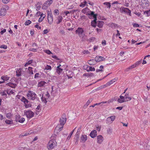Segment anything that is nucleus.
<instances>
[{
  "label": "nucleus",
  "instance_id": "f257e3e1",
  "mask_svg": "<svg viewBox=\"0 0 150 150\" xmlns=\"http://www.w3.org/2000/svg\"><path fill=\"white\" fill-rule=\"evenodd\" d=\"M127 88L124 91L120 96V98H118L117 102L119 103H122L125 102H128L132 100H134L133 98L130 97L129 93H125Z\"/></svg>",
  "mask_w": 150,
  "mask_h": 150
},
{
  "label": "nucleus",
  "instance_id": "f03ea898",
  "mask_svg": "<svg viewBox=\"0 0 150 150\" xmlns=\"http://www.w3.org/2000/svg\"><path fill=\"white\" fill-rule=\"evenodd\" d=\"M56 142L54 139L50 140L47 145V147L48 149H52L56 146Z\"/></svg>",
  "mask_w": 150,
  "mask_h": 150
},
{
  "label": "nucleus",
  "instance_id": "7ed1b4c3",
  "mask_svg": "<svg viewBox=\"0 0 150 150\" xmlns=\"http://www.w3.org/2000/svg\"><path fill=\"white\" fill-rule=\"evenodd\" d=\"M27 96L29 99L33 100L36 98V95L33 91H29L27 94Z\"/></svg>",
  "mask_w": 150,
  "mask_h": 150
},
{
  "label": "nucleus",
  "instance_id": "20e7f679",
  "mask_svg": "<svg viewBox=\"0 0 150 150\" xmlns=\"http://www.w3.org/2000/svg\"><path fill=\"white\" fill-rule=\"evenodd\" d=\"M139 4L144 8H146L149 5V1L147 0H141L139 2Z\"/></svg>",
  "mask_w": 150,
  "mask_h": 150
},
{
  "label": "nucleus",
  "instance_id": "39448f33",
  "mask_svg": "<svg viewBox=\"0 0 150 150\" xmlns=\"http://www.w3.org/2000/svg\"><path fill=\"white\" fill-rule=\"evenodd\" d=\"M24 112L27 118L28 119L32 118L34 116V113L31 110L26 111Z\"/></svg>",
  "mask_w": 150,
  "mask_h": 150
},
{
  "label": "nucleus",
  "instance_id": "423d86ee",
  "mask_svg": "<svg viewBox=\"0 0 150 150\" xmlns=\"http://www.w3.org/2000/svg\"><path fill=\"white\" fill-rule=\"evenodd\" d=\"M75 32L76 33L78 34L79 36L80 37L83 35L84 30L81 28L79 27L76 30Z\"/></svg>",
  "mask_w": 150,
  "mask_h": 150
},
{
  "label": "nucleus",
  "instance_id": "0eeeda50",
  "mask_svg": "<svg viewBox=\"0 0 150 150\" xmlns=\"http://www.w3.org/2000/svg\"><path fill=\"white\" fill-rule=\"evenodd\" d=\"M48 17L47 19L49 23L51 24L53 22V17L52 13H51L50 11H48Z\"/></svg>",
  "mask_w": 150,
  "mask_h": 150
},
{
  "label": "nucleus",
  "instance_id": "6e6552de",
  "mask_svg": "<svg viewBox=\"0 0 150 150\" xmlns=\"http://www.w3.org/2000/svg\"><path fill=\"white\" fill-rule=\"evenodd\" d=\"M67 120V118L65 117V115H63L60 120V125L63 126Z\"/></svg>",
  "mask_w": 150,
  "mask_h": 150
},
{
  "label": "nucleus",
  "instance_id": "1a4fd4ad",
  "mask_svg": "<svg viewBox=\"0 0 150 150\" xmlns=\"http://www.w3.org/2000/svg\"><path fill=\"white\" fill-rule=\"evenodd\" d=\"M115 118V116H112L108 117L106 120V123H112L114 120Z\"/></svg>",
  "mask_w": 150,
  "mask_h": 150
},
{
  "label": "nucleus",
  "instance_id": "9d476101",
  "mask_svg": "<svg viewBox=\"0 0 150 150\" xmlns=\"http://www.w3.org/2000/svg\"><path fill=\"white\" fill-rule=\"evenodd\" d=\"M120 10L121 13L124 12L128 13H131V11L127 8L122 7L120 8Z\"/></svg>",
  "mask_w": 150,
  "mask_h": 150
},
{
  "label": "nucleus",
  "instance_id": "9b49d317",
  "mask_svg": "<svg viewBox=\"0 0 150 150\" xmlns=\"http://www.w3.org/2000/svg\"><path fill=\"white\" fill-rule=\"evenodd\" d=\"M105 58L103 57L98 56L95 58V60L96 61L98 62L100 61H103L105 60Z\"/></svg>",
  "mask_w": 150,
  "mask_h": 150
},
{
  "label": "nucleus",
  "instance_id": "f8f14e48",
  "mask_svg": "<svg viewBox=\"0 0 150 150\" xmlns=\"http://www.w3.org/2000/svg\"><path fill=\"white\" fill-rule=\"evenodd\" d=\"M6 13V8H2L0 10V15L1 16H5Z\"/></svg>",
  "mask_w": 150,
  "mask_h": 150
},
{
  "label": "nucleus",
  "instance_id": "ddd939ff",
  "mask_svg": "<svg viewBox=\"0 0 150 150\" xmlns=\"http://www.w3.org/2000/svg\"><path fill=\"white\" fill-rule=\"evenodd\" d=\"M86 15L93 16L94 19L97 18V15L95 14L93 11H89L88 12Z\"/></svg>",
  "mask_w": 150,
  "mask_h": 150
},
{
  "label": "nucleus",
  "instance_id": "4468645a",
  "mask_svg": "<svg viewBox=\"0 0 150 150\" xmlns=\"http://www.w3.org/2000/svg\"><path fill=\"white\" fill-rule=\"evenodd\" d=\"M103 140V138L101 135H99L97 137V142L100 144L102 143Z\"/></svg>",
  "mask_w": 150,
  "mask_h": 150
},
{
  "label": "nucleus",
  "instance_id": "2eb2a0df",
  "mask_svg": "<svg viewBox=\"0 0 150 150\" xmlns=\"http://www.w3.org/2000/svg\"><path fill=\"white\" fill-rule=\"evenodd\" d=\"M87 137L85 135H82L81 137V141L82 142H85L87 140Z\"/></svg>",
  "mask_w": 150,
  "mask_h": 150
},
{
  "label": "nucleus",
  "instance_id": "dca6fc26",
  "mask_svg": "<svg viewBox=\"0 0 150 150\" xmlns=\"http://www.w3.org/2000/svg\"><path fill=\"white\" fill-rule=\"evenodd\" d=\"M9 77L7 76H2L1 77V79L3 80V81H0V84L4 82V81H7L9 80Z\"/></svg>",
  "mask_w": 150,
  "mask_h": 150
},
{
  "label": "nucleus",
  "instance_id": "f3484780",
  "mask_svg": "<svg viewBox=\"0 0 150 150\" xmlns=\"http://www.w3.org/2000/svg\"><path fill=\"white\" fill-rule=\"evenodd\" d=\"M97 134V131L95 130L92 131L90 134V136L92 138H93L96 137Z\"/></svg>",
  "mask_w": 150,
  "mask_h": 150
},
{
  "label": "nucleus",
  "instance_id": "a211bd4d",
  "mask_svg": "<svg viewBox=\"0 0 150 150\" xmlns=\"http://www.w3.org/2000/svg\"><path fill=\"white\" fill-rule=\"evenodd\" d=\"M41 108L40 105H39L37 106V107L36 109V114L37 115H38L39 112H41Z\"/></svg>",
  "mask_w": 150,
  "mask_h": 150
},
{
  "label": "nucleus",
  "instance_id": "6ab92c4d",
  "mask_svg": "<svg viewBox=\"0 0 150 150\" xmlns=\"http://www.w3.org/2000/svg\"><path fill=\"white\" fill-rule=\"evenodd\" d=\"M104 23V22L102 21H98L97 23V26L100 28H101L102 27L103 24Z\"/></svg>",
  "mask_w": 150,
  "mask_h": 150
},
{
  "label": "nucleus",
  "instance_id": "aec40b11",
  "mask_svg": "<svg viewBox=\"0 0 150 150\" xmlns=\"http://www.w3.org/2000/svg\"><path fill=\"white\" fill-rule=\"evenodd\" d=\"M95 69L94 67H92L91 66H87V67L86 68L87 71L88 72L89 71H95Z\"/></svg>",
  "mask_w": 150,
  "mask_h": 150
},
{
  "label": "nucleus",
  "instance_id": "412c9836",
  "mask_svg": "<svg viewBox=\"0 0 150 150\" xmlns=\"http://www.w3.org/2000/svg\"><path fill=\"white\" fill-rule=\"evenodd\" d=\"M22 74V69H19L16 71V75L18 76H19L21 75Z\"/></svg>",
  "mask_w": 150,
  "mask_h": 150
},
{
  "label": "nucleus",
  "instance_id": "4be33fe9",
  "mask_svg": "<svg viewBox=\"0 0 150 150\" xmlns=\"http://www.w3.org/2000/svg\"><path fill=\"white\" fill-rule=\"evenodd\" d=\"M47 83L44 81H41L38 83V87L45 86V84Z\"/></svg>",
  "mask_w": 150,
  "mask_h": 150
},
{
  "label": "nucleus",
  "instance_id": "5701e85b",
  "mask_svg": "<svg viewBox=\"0 0 150 150\" xmlns=\"http://www.w3.org/2000/svg\"><path fill=\"white\" fill-rule=\"evenodd\" d=\"M6 85L9 86L11 88H14L16 86V84L15 83H13L10 82H9L6 84Z\"/></svg>",
  "mask_w": 150,
  "mask_h": 150
},
{
  "label": "nucleus",
  "instance_id": "b1692460",
  "mask_svg": "<svg viewBox=\"0 0 150 150\" xmlns=\"http://www.w3.org/2000/svg\"><path fill=\"white\" fill-rule=\"evenodd\" d=\"M63 71V69L57 67L56 69V72L59 74L60 75Z\"/></svg>",
  "mask_w": 150,
  "mask_h": 150
},
{
  "label": "nucleus",
  "instance_id": "393cba45",
  "mask_svg": "<svg viewBox=\"0 0 150 150\" xmlns=\"http://www.w3.org/2000/svg\"><path fill=\"white\" fill-rule=\"evenodd\" d=\"M109 26L111 28H118V27L117 24L113 23H110Z\"/></svg>",
  "mask_w": 150,
  "mask_h": 150
},
{
  "label": "nucleus",
  "instance_id": "a878e982",
  "mask_svg": "<svg viewBox=\"0 0 150 150\" xmlns=\"http://www.w3.org/2000/svg\"><path fill=\"white\" fill-rule=\"evenodd\" d=\"M97 20V18L94 19L91 22V25L94 27H96V24H97L96 22V20Z\"/></svg>",
  "mask_w": 150,
  "mask_h": 150
},
{
  "label": "nucleus",
  "instance_id": "bb28decb",
  "mask_svg": "<svg viewBox=\"0 0 150 150\" xmlns=\"http://www.w3.org/2000/svg\"><path fill=\"white\" fill-rule=\"evenodd\" d=\"M63 19V18L62 16H58L57 18L58 22H57V24H59L62 21Z\"/></svg>",
  "mask_w": 150,
  "mask_h": 150
},
{
  "label": "nucleus",
  "instance_id": "cd10ccee",
  "mask_svg": "<svg viewBox=\"0 0 150 150\" xmlns=\"http://www.w3.org/2000/svg\"><path fill=\"white\" fill-rule=\"evenodd\" d=\"M117 79V78H115L112 80H111L110 81L108 82V85H110L112 84L113 83L115 82Z\"/></svg>",
  "mask_w": 150,
  "mask_h": 150
},
{
  "label": "nucleus",
  "instance_id": "c85d7f7f",
  "mask_svg": "<svg viewBox=\"0 0 150 150\" xmlns=\"http://www.w3.org/2000/svg\"><path fill=\"white\" fill-rule=\"evenodd\" d=\"M89 9L87 7H86L84 8H83L82 10V12L84 13V14H85L87 13L88 12Z\"/></svg>",
  "mask_w": 150,
  "mask_h": 150
},
{
  "label": "nucleus",
  "instance_id": "c756f323",
  "mask_svg": "<svg viewBox=\"0 0 150 150\" xmlns=\"http://www.w3.org/2000/svg\"><path fill=\"white\" fill-rule=\"evenodd\" d=\"M21 100L22 102L24 103H27L28 102V100L24 97L21 96Z\"/></svg>",
  "mask_w": 150,
  "mask_h": 150
},
{
  "label": "nucleus",
  "instance_id": "7c9ffc66",
  "mask_svg": "<svg viewBox=\"0 0 150 150\" xmlns=\"http://www.w3.org/2000/svg\"><path fill=\"white\" fill-rule=\"evenodd\" d=\"M48 6H49L48 5L47 2L46 1L43 4L42 8L43 9H46Z\"/></svg>",
  "mask_w": 150,
  "mask_h": 150
},
{
  "label": "nucleus",
  "instance_id": "2f4dec72",
  "mask_svg": "<svg viewBox=\"0 0 150 150\" xmlns=\"http://www.w3.org/2000/svg\"><path fill=\"white\" fill-rule=\"evenodd\" d=\"M30 132H26L25 133H22L20 135V137H21L27 136L28 134H31V133H30Z\"/></svg>",
  "mask_w": 150,
  "mask_h": 150
},
{
  "label": "nucleus",
  "instance_id": "473e14b6",
  "mask_svg": "<svg viewBox=\"0 0 150 150\" xmlns=\"http://www.w3.org/2000/svg\"><path fill=\"white\" fill-rule=\"evenodd\" d=\"M95 61V59H92L88 61V63L90 65H94L93 62Z\"/></svg>",
  "mask_w": 150,
  "mask_h": 150
},
{
  "label": "nucleus",
  "instance_id": "72a5a7b5",
  "mask_svg": "<svg viewBox=\"0 0 150 150\" xmlns=\"http://www.w3.org/2000/svg\"><path fill=\"white\" fill-rule=\"evenodd\" d=\"M87 4V2L86 1H84L83 3H81L80 5H79L80 6L83 8Z\"/></svg>",
  "mask_w": 150,
  "mask_h": 150
},
{
  "label": "nucleus",
  "instance_id": "f704fd0d",
  "mask_svg": "<svg viewBox=\"0 0 150 150\" xmlns=\"http://www.w3.org/2000/svg\"><path fill=\"white\" fill-rule=\"evenodd\" d=\"M144 14L146 16H148L150 15V10L144 11Z\"/></svg>",
  "mask_w": 150,
  "mask_h": 150
},
{
  "label": "nucleus",
  "instance_id": "c9c22d12",
  "mask_svg": "<svg viewBox=\"0 0 150 150\" xmlns=\"http://www.w3.org/2000/svg\"><path fill=\"white\" fill-rule=\"evenodd\" d=\"M93 74L92 73L89 72L88 73H85L83 74V76H92Z\"/></svg>",
  "mask_w": 150,
  "mask_h": 150
},
{
  "label": "nucleus",
  "instance_id": "e433bc0d",
  "mask_svg": "<svg viewBox=\"0 0 150 150\" xmlns=\"http://www.w3.org/2000/svg\"><path fill=\"white\" fill-rule=\"evenodd\" d=\"M32 68L31 67H29L28 68V71H29V73L31 74H33V70H32Z\"/></svg>",
  "mask_w": 150,
  "mask_h": 150
},
{
  "label": "nucleus",
  "instance_id": "4c0bfd02",
  "mask_svg": "<svg viewBox=\"0 0 150 150\" xmlns=\"http://www.w3.org/2000/svg\"><path fill=\"white\" fill-rule=\"evenodd\" d=\"M5 122L6 124H11L13 123V121L12 120H6L5 121Z\"/></svg>",
  "mask_w": 150,
  "mask_h": 150
},
{
  "label": "nucleus",
  "instance_id": "58836bf2",
  "mask_svg": "<svg viewBox=\"0 0 150 150\" xmlns=\"http://www.w3.org/2000/svg\"><path fill=\"white\" fill-rule=\"evenodd\" d=\"M59 10L57 9H55L54 11V13L55 15L57 16L59 14Z\"/></svg>",
  "mask_w": 150,
  "mask_h": 150
},
{
  "label": "nucleus",
  "instance_id": "ea45409f",
  "mask_svg": "<svg viewBox=\"0 0 150 150\" xmlns=\"http://www.w3.org/2000/svg\"><path fill=\"white\" fill-rule=\"evenodd\" d=\"M12 115L10 112L6 113V117L8 118H10L12 116Z\"/></svg>",
  "mask_w": 150,
  "mask_h": 150
},
{
  "label": "nucleus",
  "instance_id": "a19ab883",
  "mask_svg": "<svg viewBox=\"0 0 150 150\" xmlns=\"http://www.w3.org/2000/svg\"><path fill=\"white\" fill-rule=\"evenodd\" d=\"M24 106L25 107V108H27L31 107V105L30 104H24Z\"/></svg>",
  "mask_w": 150,
  "mask_h": 150
},
{
  "label": "nucleus",
  "instance_id": "79ce46f5",
  "mask_svg": "<svg viewBox=\"0 0 150 150\" xmlns=\"http://www.w3.org/2000/svg\"><path fill=\"white\" fill-rule=\"evenodd\" d=\"M7 93L9 95H10L13 93V92L12 90H8L6 91Z\"/></svg>",
  "mask_w": 150,
  "mask_h": 150
},
{
  "label": "nucleus",
  "instance_id": "37998d69",
  "mask_svg": "<svg viewBox=\"0 0 150 150\" xmlns=\"http://www.w3.org/2000/svg\"><path fill=\"white\" fill-rule=\"evenodd\" d=\"M47 2L48 5L50 6L53 2L52 0H48L46 1Z\"/></svg>",
  "mask_w": 150,
  "mask_h": 150
},
{
  "label": "nucleus",
  "instance_id": "c03bdc74",
  "mask_svg": "<svg viewBox=\"0 0 150 150\" xmlns=\"http://www.w3.org/2000/svg\"><path fill=\"white\" fill-rule=\"evenodd\" d=\"M45 69L47 70H50L51 69V67L50 66L47 65L45 67Z\"/></svg>",
  "mask_w": 150,
  "mask_h": 150
},
{
  "label": "nucleus",
  "instance_id": "a18cd8bd",
  "mask_svg": "<svg viewBox=\"0 0 150 150\" xmlns=\"http://www.w3.org/2000/svg\"><path fill=\"white\" fill-rule=\"evenodd\" d=\"M44 52L47 54H52V52L49 50H44Z\"/></svg>",
  "mask_w": 150,
  "mask_h": 150
},
{
  "label": "nucleus",
  "instance_id": "49530a36",
  "mask_svg": "<svg viewBox=\"0 0 150 150\" xmlns=\"http://www.w3.org/2000/svg\"><path fill=\"white\" fill-rule=\"evenodd\" d=\"M25 119L24 118H21L18 121V122L20 123H23L25 121Z\"/></svg>",
  "mask_w": 150,
  "mask_h": 150
},
{
  "label": "nucleus",
  "instance_id": "de8ad7c7",
  "mask_svg": "<svg viewBox=\"0 0 150 150\" xmlns=\"http://www.w3.org/2000/svg\"><path fill=\"white\" fill-rule=\"evenodd\" d=\"M41 99L42 101L45 103H46L47 102V101L45 97H43V96H42V97H41Z\"/></svg>",
  "mask_w": 150,
  "mask_h": 150
},
{
  "label": "nucleus",
  "instance_id": "09e8293b",
  "mask_svg": "<svg viewBox=\"0 0 150 150\" xmlns=\"http://www.w3.org/2000/svg\"><path fill=\"white\" fill-rule=\"evenodd\" d=\"M31 22L29 20H28L25 23V25H28L30 24Z\"/></svg>",
  "mask_w": 150,
  "mask_h": 150
},
{
  "label": "nucleus",
  "instance_id": "8fccbe9b",
  "mask_svg": "<svg viewBox=\"0 0 150 150\" xmlns=\"http://www.w3.org/2000/svg\"><path fill=\"white\" fill-rule=\"evenodd\" d=\"M104 4L107 6L109 8H110L111 6L110 3L109 2H105L104 3Z\"/></svg>",
  "mask_w": 150,
  "mask_h": 150
},
{
  "label": "nucleus",
  "instance_id": "3c124183",
  "mask_svg": "<svg viewBox=\"0 0 150 150\" xmlns=\"http://www.w3.org/2000/svg\"><path fill=\"white\" fill-rule=\"evenodd\" d=\"M7 46L4 45H3L0 46V48H3L4 49H6L7 48Z\"/></svg>",
  "mask_w": 150,
  "mask_h": 150
},
{
  "label": "nucleus",
  "instance_id": "603ef678",
  "mask_svg": "<svg viewBox=\"0 0 150 150\" xmlns=\"http://www.w3.org/2000/svg\"><path fill=\"white\" fill-rule=\"evenodd\" d=\"M10 0H2V2L4 4H6L8 3Z\"/></svg>",
  "mask_w": 150,
  "mask_h": 150
},
{
  "label": "nucleus",
  "instance_id": "864d4df0",
  "mask_svg": "<svg viewBox=\"0 0 150 150\" xmlns=\"http://www.w3.org/2000/svg\"><path fill=\"white\" fill-rule=\"evenodd\" d=\"M6 93H7L6 91H4L1 92V94L2 96H7Z\"/></svg>",
  "mask_w": 150,
  "mask_h": 150
},
{
  "label": "nucleus",
  "instance_id": "5fc2aeb1",
  "mask_svg": "<svg viewBox=\"0 0 150 150\" xmlns=\"http://www.w3.org/2000/svg\"><path fill=\"white\" fill-rule=\"evenodd\" d=\"M45 16H43L42 18V17H40L39 19V21H38L39 22H40L42 21L43 20V19L45 18Z\"/></svg>",
  "mask_w": 150,
  "mask_h": 150
},
{
  "label": "nucleus",
  "instance_id": "6e6d98bb",
  "mask_svg": "<svg viewBox=\"0 0 150 150\" xmlns=\"http://www.w3.org/2000/svg\"><path fill=\"white\" fill-rule=\"evenodd\" d=\"M39 75L40 74L39 73H36L35 75L34 78L36 79L38 77Z\"/></svg>",
  "mask_w": 150,
  "mask_h": 150
},
{
  "label": "nucleus",
  "instance_id": "4d7b16f0",
  "mask_svg": "<svg viewBox=\"0 0 150 150\" xmlns=\"http://www.w3.org/2000/svg\"><path fill=\"white\" fill-rule=\"evenodd\" d=\"M73 132H71V133L69 134V135L68 136V137H67V139H69L70 138H71V135H72L73 134Z\"/></svg>",
  "mask_w": 150,
  "mask_h": 150
},
{
  "label": "nucleus",
  "instance_id": "13d9d810",
  "mask_svg": "<svg viewBox=\"0 0 150 150\" xmlns=\"http://www.w3.org/2000/svg\"><path fill=\"white\" fill-rule=\"evenodd\" d=\"M37 48H32V49H29V50L30 51H33V52H35L36 51V50Z\"/></svg>",
  "mask_w": 150,
  "mask_h": 150
},
{
  "label": "nucleus",
  "instance_id": "bf43d9fd",
  "mask_svg": "<svg viewBox=\"0 0 150 150\" xmlns=\"http://www.w3.org/2000/svg\"><path fill=\"white\" fill-rule=\"evenodd\" d=\"M108 86H109V85H108V83H107L106 84L102 86H101L102 87V88H103Z\"/></svg>",
  "mask_w": 150,
  "mask_h": 150
},
{
  "label": "nucleus",
  "instance_id": "052dcab7",
  "mask_svg": "<svg viewBox=\"0 0 150 150\" xmlns=\"http://www.w3.org/2000/svg\"><path fill=\"white\" fill-rule=\"evenodd\" d=\"M6 31V30L5 29H4L3 30L1 31L0 32L1 35H3V33L5 32Z\"/></svg>",
  "mask_w": 150,
  "mask_h": 150
},
{
  "label": "nucleus",
  "instance_id": "680f3d73",
  "mask_svg": "<svg viewBox=\"0 0 150 150\" xmlns=\"http://www.w3.org/2000/svg\"><path fill=\"white\" fill-rule=\"evenodd\" d=\"M32 46L33 47H34L35 48H37V45L36 43H34L32 45Z\"/></svg>",
  "mask_w": 150,
  "mask_h": 150
},
{
  "label": "nucleus",
  "instance_id": "e2e57ef3",
  "mask_svg": "<svg viewBox=\"0 0 150 150\" xmlns=\"http://www.w3.org/2000/svg\"><path fill=\"white\" fill-rule=\"evenodd\" d=\"M48 32V31L47 29H45L43 31V34H46Z\"/></svg>",
  "mask_w": 150,
  "mask_h": 150
},
{
  "label": "nucleus",
  "instance_id": "0e129e2a",
  "mask_svg": "<svg viewBox=\"0 0 150 150\" xmlns=\"http://www.w3.org/2000/svg\"><path fill=\"white\" fill-rule=\"evenodd\" d=\"M101 128V126H98L96 127V129L98 131H99L100 130Z\"/></svg>",
  "mask_w": 150,
  "mask_h": 150
},
{
  "label": "nucleus",
  "instance_id": "69168bd1",
  "mask_svg": "<svg viewBox=\"0 0 150 150\" xmlns=\"http://www.w3.org/2000/svg\"><path fill=\"white\" fill-rule=\"evenodd\" d=\"M132 69V68L131 67H129L128 68H127L125 70V71H129L130 69Z\"/></svg>",
  "mask_w": 150,
  "mask_h": 150
},
{
  "label": "nucleus",
  "instance_id": "338daca9",
  "mask_svg": "<svg viewBox=\"0 0 150 150\" xmlns=\"http://www.w3.org/2000/svg\"><path fill=\"white\" fill-rule=\"evenodd\" d=\"M33 61V60H31L28 61V62H27V64L28 65V64H31L32 63Z\"/></svg>",
  "mask_w": 150,
  "mask_h": 150
},
{
  "label": "nucleus",
  "instance_id": "774afa93",
  "mask_svg": "<svg viewBox=\"0 0 150 150\" xmlns=\"http://www.w3.org/2000/svg\"><path fill=\"white\" fill-rule=\"evenodd\" d=\"M102 44L103 45H105L106 44V42L105 40H103L102 42Z\"/></svg>",
  "mask_w": 150,
  "mask_h": 150
}]
</instances>
